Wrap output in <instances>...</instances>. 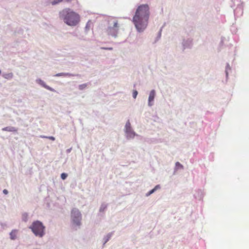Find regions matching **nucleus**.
Masks as SVG:
<instances>
[{
  "mask_svg": "<svg viewBox=\"0 0 249 249\" xmlns=\"http://www.w3.org/2000/svg\"><path fill=\"white\" fill-rule=\"evenodd\" d=\"M148 4H142L137 8L133 18V22L138 32H142L147 27L150 17Z\"/></svg>",
  "mask_w": 249,
  "mask_h": 249,
  "instance_id": "1",
  "label": "nucleus"
},
{
  "mask_svg": "<svg viewBox=\"0 0 249 249\" xmlns=\"http://www.w3.org/2000/svg\"><path fill=\"white\" fill-rule=\"evenodd\" d=\"M59 14L60 17L69 26H75L80 21L79 15L69 8L63 9Z\"/></svg>",
  "mask_w": 249,
  "mask_h": 249,
  "instance_id": "2",
  "label": "nucleus"
},
{
  "mask_svg": "<svg viewBox=\"0 0 249 249\" xmlns=\"http://www.w3.org/2000/svg\"><path fill=\"white\" fill-rule=\"evenodd\" d=\"M29 228L36 236L42 238L45 234V226L39 220L34 221Z\"/></svg>",
  "mask_w": 249,
  "mask_h": 249,
  "instance_id": "3",
  "label": "nucleus"
},
{
  "mask_svg": "<svg viewBox=\"0 0 249 249\" xmlns=\"http://www.w3.org/2000/svg\"><path fill=\"white\" fill-rule=\"evenodd\" d=\"M119 27L118 20L113 18H110L108 20V25L107 29V34L114 38H117Z\"/></svg>",
  "mask_w": 249,
  "mask_h": 249,
  "instance_id": "4",
  "label": "nucleus"
},
{
  "mask_svg": "<svg viewBox=\"0 0 249 249\" xmlns=\"http://www.w3.org/2000/svg\"><path fill=\"white\" fill-rule=\"evenodd\" d=\"M71 219L72 225L79 228L82 224V214L78 209L73 208L72 209Z\"/></svg>",
  "mask_w": 249,
  "mask_h": 249,
  "instance_id": "5",
  "label": "nucleus"
},
{
  "mask_svg": "<svg viewBox=\"0 0 249 249\" xmlns=\"http://www.w3.org/2000/svg\"><path fill=\"white\" fill-rule=\"evenodd\" d=\"M124 131L125 133L126 138L128 140L132 139L135 136L137 135L132 129L129 120H128L125 124Z\"/></svg>",
  "mask_w": 249,
  "mask_h": 249,
  "instance_id": "6",
  "label": "nucleus"
},
{
  "mask_svg": "<svg viewBox=\"0 0 249 249\" xmlns=\"http://www.w3.org/2000/svg\"><path fill=\"white\" fill-rule=\"evenodd\" d=\"M156 93L155 89H152L150 91L148 99V106L150 107L154 105V101L156 96Z\"/></svg>",
  "mask_w": 249,
  "mask_h": 249,
  "instance_id": "7",
  "label": "nucleus"
},
{
  "mask_svg": "<svg viewBox=\"0 0 249 249\" xmlns=\"http://www.w3.org/2000/svg\"><path fill=\"white\" fill-rule=\"evenodd\" d=\"M181 44L183 50L186 49L191 48L192 45V39L191 38L183 39Z\"/></svg>",
  "mask_w": 249,
  "mask_h": 249,
  "instance_id": "8",
  "label": "nucleus"
},
{
  "mask_svg": "<svg viewBox=\"0 0 249 249\" xmlns=\"http://www.w3.org/2000/svg\"><path fill=\"white\" fill-rule=\"evenodd\" d=\"M36 82L38 84L40 85L42 87H44V88L46 89H47L51 91H55V89H53L52 88L50 87V86L47 85L41 79H37L36 80Z\"/></svg>",
  "mask_w": 249,
  "mask_h": 249,
  "instance_id": "9",
  "label": "nucleus"
},
{
  "mask_svg": "<svg viewBox=\"0 0 249 249\" xmlns=\"http://www.w3.org/2000/svg\"><path fill=\"white\" fill-rule=\"evenodd\" d=\"M113 234V232L108 233L107 235L104 236L103 241V247H104L106 244L110 239Z\"/></svg>",
  "mask_w": 249,
  "mask_h": 249,
  "instance_id": "10",
  "label": "nucleus"
},
{
  "mask_svg": "<svg viewBox=\"0 0 249 249\" xmlns=\"http://www.w3.org/2000/svg\"><path fill=\"white\" fill-rule=\"evenodd\" d=\"M160 188V185H157L153 189L149 191L146 194L145 196H150L151 194L155 193L158 189Z\"/></svg>",
  "mask_w": 249,
  "mask_h": 249,
  "instance_id": "11",
  "label": "nucleus"
},
{
  "mask_svg": "<svg viewBox=\"0 0 249 249\" xmlns=\"http://www.w3.org/2000/svg\"><path fill=\"white\" fill-rule=\"evenodd\" d=\"M2 130L9 132H17V129L13 126H7L3 128Z\"/></svg>",
  "mask_w": 249,
  "mask_h": 249,
  "instance_id": "12",
  "label": "nucleus"
},
{
  "mask_svg": "<svg viewBox=\"0 0 249 249\" xmlns=\"http://www.w3.org/2000/svg\"><path fill=\"white\" fill-rule=\"evenodd\" d=\"M17 230H13L11 231V232L10 233V238L11 240H15L17 238Z\"/></svg>",
  "mask_w": 249,
  "mask_h": 249,
  "instance_id": "13",
  "label": "nucleus"
},
{
  "mask_svg": "<svg viewBox=\"0 0 249 249\" xmlns=\"http://www.w3.org/2000/svg\"><path fill=\"white\" fill-rule=\"evenodd\" d=\"M2 76L5 79L10 80V79H11L13 77V73L12 72L4 73H3Z\"/></svg>",
  "mask_w": 249,
  "mask_h": 249,
  "instance_id": "14",
  "label": "nucleus"
},
{
  "mask_svg": "<svg viewBox=\"0 0 249 249\" xmlns=\"http://www.w3.org/2000/svg\"><path fill=\"white\" fill-rule=\"evenodd\" d=\"M183 169V166L180 164L179 162H177L176 163V166L175 168V171L174 172H175L176 171H177L178 169Z\"/></svg>",
  "mask_w": 249,
  "mask_h": 249,
  "instance_id": "15",
  "label": "nucleus"
},
{
  "mask_svg": "<svg viewBox=\"0 0 249 249\" xmlns=\"http://www.w3.org/2000/svg\"><path fill=\"white\" fill-rule=\"evenodd\" d=\"M52 5H56L63 1V0H48Z\"/></svg>",
  "mask_w": 249,
  "mask_h": 249,
  "instance_id": "16",
  "label": "nucleus"
},
{
  "mask_svg": "<svg viewBox=\"0 0 249 249\" xmlns=\"http://www.w3.org/2000/svg\"><path fill=\"white\" fill-rule=\"evenodd\" d=\"M107 207V205L106 204H102L99 209L100 212H103L106 210Z\"/></svg>",
  "mask_w": 249,
  "mask_h": 249,
  "instance_id": "17",
  "label": "nucleus"
},
{
  "mask_svg": "<svg viewBox=\"0 0 249 249\" xmlns=\"http://www.w3.org/2000/svg\"><path fill=\"white\" fill-rule=\"evenodd\" d=\"M161 31H162V28H161L160 29V30L159 31V33H158V35L156 38V40L155 41V43L157 42L160 38V37H161Z\"/></svg>",
  "mask_w": 249,
  "mask_h": 249,
  "instance_id": "18",
  "label": "nucleus"
},
{
  "mask_svg": "<svg viewBox=\"0 0 249 249\" xmlns=\"http://www.w3.org/2000/svg\"><path fill=\"white\" fill-rule=\"evenodd\" d=\"M230 69H231V68H230V65L229 63H227L226 68V70H225V73H226V76L227 78H228V70H230Z\"/></svg>",
  "mask_w": 249,
  "mask_h": 249,
  "instance_id": "19",
  "label": "nucleus"
},
{
  "mask_svg": "<svg viewBox=\"0 0 249 249\" xmlns=\"http://www.w3.org/2000/svg\"><path fill=\"white\" fill-rule=\"evenodd\" d=\"M90 22L89 21H88L85 27V32H87L88 31H89L90 27Z\"/></svg>",
  "mask_w": 249,
  "mask_h": 249,
  "instance_id": "20",
  "label": "nucleus"
},
{
  "mask_svg": "<svg viewBox=\"0 0 249 249\" xmlns=\"http://www.w3.org/2000/svg\"><path fill=\"white\" fill-rule=\"evenodd\" d=\"M22 220L26 222L28 220V214L27 213H24L22 214Z\"/></svg>",
  "mask_w": 249,
  "mask_h": 249,
  "instance_id": "21",
  "label": "nucleus"
},
{
  "mask_svg": "<svg viewBox=\"0 0 249 249\" xmlns=\"http://www.w3.org/2000/svg\"><path fill=\"white\" fill-rule=\"evenodd\" d=\"M87 84H83L80 85H79V89L80 90H83L87 87Z\"/></svg>",
  "mask_w": 249,
  "mask_h": 249,
  "instance_id": "22",
  "label": "nucleus"
},
{
  "mask_svg": "<svg viewBox=\"0 0 249 249\" xmlns=\"http://www.w3.org/2000/svg\"><path fill=\"white\" fill-rule=\"evenodd\" d=\"M68 177V174L65 173H63L61 174V178L63 180H65Z\"/></svg>",
  "mask_w": 249,
  "mask_h": 249,
  "instance_id": "23",
  "label": "nucleus"
},
{
  "mask_svg": "<svg viewBox=\"0 0 249 249\" xmlns=\"http://www.w3.org/2000/svg\"><path fill=\"white\" fill-rule=\"evenodd\" d=\"M78 75H79V74H74L70 73H65V77L75 76H78Z\"/></svg>",
  "mask_w": 249,
  "mask_h": 249,
  "instance_id": "24",
  "label": "nucleus"
},
{
  "mask_svg": "<svg viewBox=\"0 0 249 249\" xmlns=\"http://www.w3.org/2000/svg\"><path fill=\"white\" fill-rule=\"evenodd\" d=\"M138 94V91L136 90H133V95H132L134 99H136Z\"/></svg>",
  "mask_w": 249,
  "mask_h": 249,
  "instance_id": "25",
  "label": "nucleus"
},
{
  "mask_svg": "<svg viewBox=\"0 0 249 249\" xmlns=\"http://www.w3.org/2000/svg\"><path fill=\"white\" fill-rule=\"evenodd\" d=\"M54 76H56V77L65 76V72L57 73L54 75Z\"/></svg>",
  "mask_w": 249,
  "mask_h": 249,
  "instance_id": "26",
  "label": "nucleus"
},
{
  "mask_svg": "<svg viewBox=\"0 0 249 249\" xmlns=\"http://www.w3.org/2000/svg\"><path fill=\"white\" fill-rule=\"evenodd\" d=\"M47 139H49L52 141H54L55 139V138L53 136H48Z\"/></svg>",
  "mask_w": 249,
  "mask_h": 249,
  "instance_id": "27",
  "label": "nucleus"
},
{
  "mask_svg": "<svg viewBox=\"0 0 249 249\" xmlns=\"http://www.w3.org/2000/svg\"><path fill=\"white\" fill-rule=\"evenodd\" d=\"M3 193L5 195H7L8 194V191L6 189H4L3 190Z\"/></svg>",
  "mask_w": 249,
  "mask_h": 249,
  "instance_id": "28",
  "label": "nucleus"
},
{
  "mask_svg": "<svg viewBox=\"0 0 249 249\" xmlns=\"http://www.w3.org/2000/svg\"><path fill=\"white\" fill-rule=\"evenodd\" d=\"M102 49L104 50H112V48H102Z\"/></svg>",
  "mask_w": 249,
  "mask_h": 249,
  "instance_id": "29",
  "label": "nucleus"
},
{
  "mask_svg": "<svg viewBox=\"0 0 249 249\" xmlns=\"http://www.w3.org/2000/svg\"><path fill=\"white\" fill-rule=\"evenodd\" d=\"M71 149H72V148H70L66 150V152H67V153H70V152H71Z\"/></svg>",
  "mask_w": 249,
  "mask_h": 249,
  "instance_id": "30",
  "label": "nucleus"
},
{
  "mask_svg": "<svg viewBox=\"0 0 249 249\" xmlns=\"http://www.w3.org/2000/svg\"><path fill=\"white\" fill-rule=\"evenodd\" d=\"M40 137L41 138H47V137L48 136H40Z\"/></svg>",
  "mask_w": 249,
  "mask_h": 249,
  "instance_id": "31",
  "label": "nucleus"
},
{
  "mask_svg": "<svg viewBox=\"0 0 249 249\" xmlns=\"http://www.w3.org/2000/svg\"><path fill=\"white\" fill-rule=\"evenodd\" d=\"M1 70H0V75L1 74Z\"/></svg>",
  "mask_w": 249,
  "mask_h": 249,
  "instance_id": "32",
  "label": "nucleus"
}]
</instances>
